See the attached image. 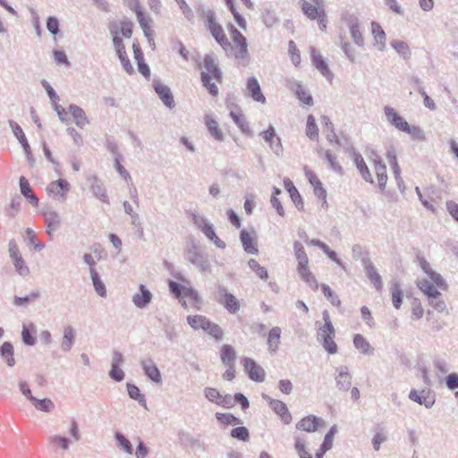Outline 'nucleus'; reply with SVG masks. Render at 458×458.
<instances>
[{
	"mask_svg": "<svg viewBox=\"0 0 458 458\" xmlns=\"http://www.w3.org/2000/svg\"><path fill=\"white\" fill-rule=\"evenodd\" d=\"M203 67L207 72H201L200 80L203 87H205L208 93L212 96L218 95V88L211 81L212 78L215 79L218 83L223 81V73L220 70L217 63L216 62L213 54H207L203 58Z\"/></svg>",
	"mask_w": 458,
	"mask_h": 458,
	"instance_id": "1",
	"label": "nucleus"
},
{
	"mask_svg": "<svg viewBox=\"0 0 458 458\" xmlns=\"http://www.w3.org/2000/svg\"><path fill=\"white\" fill-rule=\"evenodd\" d=\"M184 256L186 260L201 273H211L208 255L194 239H191L187 242Z\"/></svg>",
	"mask_w": 458,
	"mask_h": 458,
	"instance_id": "2",
	"label": "nucleus"
},
{
	"mask_svg": "<svg viewBox=\"0 0 458 458\" xmlns=\"http://www.w3.org/2000/svg\"><path fill=\"white\" fill-rule=\"evenodd\" d=\"M322 318L324 325L318 328V340L329 354H335L337 352L338 348L334 341L335 329L331 322L329 312L324 310L322 312Z\"/></svg>",
	"mask_w": 458,
	"mask_h": 458,
	"instance_id": "3",
	"label": "nucleus"
},
{
	"mask_svg": "<svg viewBox=\"0 0 458 458\" xmlns=\"http://www.w3.org/2000/svg\"><path fill=\"white\" fill-rule=\"evenodd\" d=\"M293 250L295 258L298 261L297 270L301 278L310 286L314 285L315 289H317L318 287V284L314 275L309 270V258L304 250V247L300 242L295 241L293 242Z\"/></svg>",
	"mask_w": 458,
	"mask_h": 458,
	"instance_id": "4",
	"label": "nucleus"
},
{
	"mask_svg": "<svg viewBox=\"0 0 458 458\" xmlns=\"http://www.w3.org/2000/svg\"><path fill=\"white\" fill-rule=\"evenodd\" d=\"M187 322L193 329H201L217 341L223 338L224 333L222 328L217 324L212 322L205 316H188Z\"/></svg>",
	"mask_w": 458,
	"mask_h": 458,
	"instance_id": "5",
	"label": "nucleus"
},
{
	"mask_svg": "<svg viewBox=\"0 0 458 458\" xmlns=\"http://www.w3.org/2000/svg\"><path fill=\"white\" fill-rule=\"evenodd\" d=\"M215 300L222 305L228 313L236 314L241 309L240 301L225 286L217 284L214 293Z\"/></svg>",
	"mask_w": 458,
	"mask_h": 458,
	"instance_id": "6",
	"label": "nucleus"
},
{
	"mask_svg": "<svg viewBox=\"0 0 458 458\" xmlns=\"http://www.w3.org/2000/svg\"><path fill=\"white\" fill-rule=\"evenodd\" d=\"M208 26L213 38L225 51L232 48V45L225 35L222 26L216 22V16L214 12L208 13Z\"/></svg>",
	"mask_w": 458,
	"mask_h": 458,
	"instance_id": "7",
	"label": "nucleus"
},
{
	"mask_svg": "<svg viewBox=\"0 0 458 458\" xmlns=\"http://www.w3.org/2000/svg\"><path fill=\"white\" fill-rule=\"evenodd\" d=\"M8 251L16 272L21 276H27L30 274V268L21 257L15 240L12 239L9 241Z\"/></svg>",
	"mask_w": 458,
	"mask_h": 458,
	"instance_id": "8",
	"label": "nucleus"
},
{
	"mask_svg": "<svg viewBox=\"0 0 458 458\" xmlns=\"http://www.w3.org/2000/svg\"><path fill=\"white\" fill-rule=\"evenodd\" d=\"M71 190L70 183L65 179H58L51 182L47 187V191L48 195H53L55 200L64 202L67 199V194Z\"/></svg>",
	"mask_w": 458,
	"mask_h": 458,
	"instance_id": "9",
	"label": "nucleus"
},
{
	"mask_svg": "<svg viewBox=\"0 0 458 458\" xmlns=\"http://www.w3.org/2000/svg\"><path fill=\"white\" fill-rule=\"evenodd\" d=\"M42 215L46 225V232L49 238L52 239L54 233H55L61 226V216L56 210L49 208L44 209L42 211Z\"/></svg>",
	"mask_w": 458,
	"mask_h": 458,
	"instance_id": "10",
	"label": "nucleus"
},
{
	"mask_svg": "<svg viewBox=\"0 0 458 458\" xmlns=\"http://www.w3.org/2000/svg\"><path fill=\"white\" fill-rule=\"evenodd\" d=\"M242 363L250 379L255 382H263L265 380L266 372L264 369L253 359L245 357L242 359Z\"/></svg>",
	"mask_w": 458,
	"mask_h": 458,
	"instance_id": "11",
	"label": "nucleus"
},
{
	"mask_svg": "<svg viewBox=\"0 0 458 458\" xmlns=\"http://www.w3.org/2000/svg\"><path fill=\"white\" fill-rule=\"evenodd\" d=\"M8 123L13 131V133L14 134L18 141L21 143L24 150V153L27 157V159L30 163V165L32 166L34 165L35 160L32 157L31 148L25 136V133L23 132L21 127L13 120H9Z\"/></svg>",
	"mask_w": 458,
	"mask_h": 458,
	"instance_id": "12",
	"label": "nucleus"
},
{
	"mask_svg": "<svg viewBox=\"0 0 458 458\" xmlns=\"http://www.w3.org/2000/svg\"><path fill=\"white\" fill-rule=\"evenodd\" d=\"M301 0L300 4L303 13L310 20H316L319 15L324 14V0Z\"/></svg>",
	"mask_w": 458,
	"mask_h": 458,
	"instance_id": "13",
	"label": "nucleus"
},
{
	"mask_svg": "<svg viewBox=\"0 0 458 458\" xmlns=\"http://www.w3.org/2000/svg\"><path fill=\"white\" fill-rule=\"evenodd\" d=\"M153 88L158 98L166 107L173 109L175 106L174 96L168 86L163 84L160 81H154Z\"/></svg>",
	"mask_w": 458,
	"mask_h": 458,
	"instance_id": "14",
	"label": "nucleus"
},
{
	"mask_svg": "<svg viewBox=\"0 0 458 458\" xmlns=\"http://www.w3.org/2000/svg\"><path fill=\"white\" fill-rule=\"evenodd\" d=\"M343 19L344 20V21L347 23V25L349 27L351 37H352L353 42L358 47H363L364 40L362 38V34L360 30L358 18L353 14H345Z\"/></svg>",
	"mask_w": 458,
	"mask_h": 458,
	"instance_id": "15",
	"label": "nucleus"
},
{
	"mask_svg": "<svg viewBox=\"0 0 458 458\" xmlns=\"http://www.w3.org/2000/svg\"><path fill=\"white\" fill-rule=\"evenodd\" d=\"M140 367L145 374L151 381L157 385L162 384L161 372L150 358L140 360Z\"/></svg>",
	"mask_w": 458,
	"mask_h": 458,
	"instance_id": "16",
	"label": "nucleus"
},
{
	"mask_svg": "<svg viewBox=\"0 0 458 458\" xmlns=\"http://www.w3.org/2000/svg\"><path fill=\"white\" fill-rule=\"evenodd\" d=\"M288 88L293 90L297 98L308 106L313 105V98L309 91L303 87V85L295 80L288 81Z\"/></svg>",
	"mask_w": 458,
	"mask_h": 458,
	"instance_id": "17",
	"label": "nucleus"
},
{
	"mask_svg": "<svg viewBox=\"0 0 458 458\" xmlns=\"http://www.w3.org/2000/svg\"><path fill=\"white\" fill-rule=\"evenodd\" d=\"M384 113L388 123L399 131H408L409 123L391 106H385Z\"/></svg>",
	"mask_w": 458,
	"mask_h": 458,
	"instance_id": "18",
	"label": "nucleus"
},
{
	"mask_svg": "<svg viewBox=\"0 0 458 458\" xmlns=\"http://www.w3.org/2000/svg\"><path fill=\"white\" fill-rule=\"evenodd\" d=\"M21 194L27 199V201L34 208H37L39 204V199L33 192L32 188L29 182V180L21 176L19 180Z\"/></svg>",
	"mask_w": 458,
	"mask_h": 458,
	"instance_id": "19",
	"label": "nucleus"
},
{
	"mask_svg": "<svg viewBox=\"0 0 458 458\" xmlns=\"http://www.w3.org/2000/svg\"><path fill=\"white\" fill-rule=\"evenodd\" d=\"M335 376L336 386L341 391H348L352 385V376L346 366H341L336 369Z\"/></svg>",
	"mask_w": 458,
	"mask_h": 458,
	"instance_id": "20",
	"label": "nucleus"
},
{
	"mask_svg": "<svg viewBox=\"0 0 458 458\" xmlns=\"http://www.w3.org/2000/svg\"><path fill=\"white\" fill-rule=\"evenodd\" d=\"M151 300L152 293L150 291L144 284H140L139 292L132 296L133 304L139 309H144L150 303Z\"/></svg>",
	"mask_w": 458,
	"mask_h": 458,
	"instance_id": "21",
	"label": "nucleus"
},
{
	"mask_svg": "<svg viewBox=\"0 0 458 458\" xmlns=\"http://www.w3.org/2000/svg\"><path fill=\"white\" fill-rule=\"evenodd\" d=\"M310 54L313 65L321 72L323 76L331 80L333 78V73L329 70L328 65L324 60L323 56L314 47L311 48Z\"/></svg>",
	"mask_w": 458,
	"mask_h": 458,
	"instance_id": "22",
	"label": "nucleus"
},
{
	"mask_svg": "<svg viewBox=\"0 0 458 458\" xmlns=\"http://www.w3.org/2000/svg\"><path fill=\"white\" fill-rule=\"evenodd\" d=\"M248 96L254 101L265 104L266 98L261 91L260 85L255 77H250L247 81Z\"/></svg>",
	"mask_w": 458,
	"mask_h": 458,
	"instance_id": "23",
	"label": "nucleus"
},
{
	"mask_svg": "<svg viewBox=\"0 0 458 458\" xmlns=\"http://www.w3.org/2000/svg\"><path fill=\"white\" fill-rule=\"evenodd\" d=\"M69 114H72L74 123L81 129H83L89 123V120L85 111L75 104H71L68 107Z\"/></svg>",
	"mask_w": 458,
	"mask_h": 458,
	"instance_id": "24",
	"label": "nucleus"
},
{
	"mask_svg": "<svg viewBox=\"0 0 458 458\" xmlns=\"http://www.w3.org/2000/svg\"><path fill=\"white\" fill-rule=\"evenodd\" d=\"M323 424V420L316 416L310 415L302 420H301L296 424V428L300 430H304L307 432H314L316 431L321 425Z\"/></svg>",
	"mask_w": 458,
	"mask_h": 458,
	"instance_id": "25",
	"label": "nucleus"
},
{
	"mask_svg": "<svg viewBox=\"0 0 458 458\" xmlns=\"http://www.w3.org/2000/svg\"><path fill=\"white\" fill-rule=\"evenodd\" d=\"M351 149L352 152L353 160L355 162L356 167L359 170L361 177L366 182L373 183L374 181H373L372 175H371L369 169L368 168L362 156L359 152H356V150L352 147L351 148Z\"/></svg>",
	"mask_w": 458,
	"mask_h": 458,
	"instance_id": "26",
	"label": "nucleus"
},
{
	"mask_svg": "<svg viewBox=\"0 0 458 458\" xmlns=\"http://www.w3.org/2000/svg\"><path fill=\"white\" fill-rule=\"evenodd\" d=\"M284 185L295 207L298 210L302 211L304 209V202L293 182L289 178H284Z\"/></svg>",
	"mask_w": 458,
	"mask_h": 458,
	"instance_id": "27",
	"label": "nucleus"
},
{
	"mask_svg": "<svg viewBox=\"0 0 458 458\" xmlns=\"http://www.w3.org/2000/svg\"><path fill=\"white\" fill-rule=\"evenodd\" d=\"M282 330L279 327H274L270 329L267 335V350L271 354L276 353L280 345Z\"/></svg>",
	"mask_w": 458,
	"mask_h": 458,
	"instance_id": "28",
	"label": "nucleus"
},
{
	"mask_svg": "<svg viewBox=\"0 0 458 458\" xmlns=\"http://www.w3.org/2000/svg\"><path fill=\"white\" fill-rule=\"evenodd\" d=\"M0 358L7 367L13 368L16 364L13 345L10 342H4L0 346Z\"/></svg>",
	"mask_w": 458,
	"mask_h": 458,
	"instance_id": "29",
	"label": "nucleus"
},
{
	"mask_svg": "<svg viewBox=\"0 0 458 458\" xmlns=\"http://www.w3.org/2000/svg\"><path fill=\"white\" fill-rule=\"evenodd\" d=\"M89 181L90 183V190L95 197L99 199L104 203H108V196L106 194V190L103 186V184L100 182L97 176H92Z\"/></svg>",
	"mask_w": 458,
	"mask_h": 458,
	"instance_id": "30",
	"label": "nucleus"
},
{
	"mask_svg": "<svg viewBox=\"0 0 458 458\" xmlns=\"http://www.w3.org/2000/svg\"><path fill=\"white\" fill-rule=\"evenodd\" d=\"M205 123L208 127L209 134L217 141L224 140V133L218 126V123L211 116L207 114L205 116Z\"/></svg>",
	"mask_w": 458,
	"mask_h": 458,
	"instance_id": "31",
	"label": "nucleus"
},
{
	"mask_svg": "<svg viewBox=\"0 0 458 458\" xmlns=\"http://www.w3.org/2000/svg\"><path fill=\"white\" fill-rule=\"evenodd\" d=\"M417 287L424 293V295L428 297H437L438 293H440L439 289L436 286V284H432L428 279H419L416 282Z\"/></svg>",
	"mask_w": 458,
	"mask_h": 458,
	"instance_id": "32",
	"label": "nucleus"
},
{
	"mask_svg": "<svg viewBox=\"0 0 458 458\" xmlns=\"http://www.w3.org/2000/svg\"><path fill=\"white\" fill-rule=\"evenodd\" d=\"M240 240L242 244L243 250L249 254H257L259 252L257 244L253 242V239L250 233L242 230L240 233Z\"/></svg>",
	"mask_w": 458,
	"mask_h": 458,
	"instance_id": "33",
	"label": "nucleus"
},
{
	"mask_svg": "<svg viewBox=\"0 0 458 458\" xmlns=\"http://www.w3.org/2000/svg\"><path fill=\"white\" fill-rule=\"evenodd\" d=\"M353 344L361 353L366 355H372L374 348L371 347L369 341L361 335L356 334L353 337Z\"/></svg>",
	"mask_w": 458,
	"mask_h": 458,
	"instance_id": "34",
	"label": "nucleus"
},
{
	"mask_svg": "<svg viewBox=\"0 0 458 458\" xmlns=\"http://www.w3.org/2000/svg\"><path fill=\"white\" fill-rule=\"evenodd\" d=\"M75 341V332L72 327L68 326L64 329V335L61 343V349L64 352H69Z\"/></svg>",
	"mask_w": 458,
	"mask_h": 458,
	"instance_id": "35",
	"label": "nucleus"
},
{
	"mask_svg": "<svg viewBox=\"0 0 458 458\" xmlns=\"http://www.w3.org/2000/svg\"><path fill=\"white\" fill-rule=\"evenodd\" d=\"M371 27L372 34L374 36V39L377 42V48L378 50L383 51L386 47V33L381 28V26L376 21H373L371 23Z\"/></svg>",
	"mask_w": 458,
	"mask_h": 458,
	"instance_id": "36",
	"label": "nucleus"
},
{
	"mask_svg": "<svg viewBox=\"0 0 458 458\" xmlns=\"http://www.w3.org/2000/svg\"><path fill=\"white\" fill-rule=\"evenodd\" d=\"M114 439L116 442V445L120 450L123 451L127 454H132V445L122 432H115Z\"/></svg>",
	"mask_w": 458,
	"mask_h": 458,
	"instance_id": "37",
	"label": "nucleus"
},
{
	"mask_svg": "<svg viewBox=\"0 0 458 458\" xmlns=\"http://www.w3.org/2000/svg\"><path fill=\"white\" fill-rule=\"evenodd\" d=\"M126 387L130 398L137 401L140 403V405L143 406L144 408H147L145 395L140 393V388L136 385L131 383H127Z\"/></svg>",
	"mask_w": 458,
	"mask_h": 458,
	"instance_id": "38",
	"label": "nucleus"
},
{
	"mask_svg": "<svg viewBox=\"0 0 458 458\" xmlns=\"http://www.w3.org/2000/svg\"><path fill=\"white\" fill-rule=\"evenodd\" d=\"M90 277L96 293L100 297L106 296V289L105 284L102 282L100 276L97 269H90Z\"/></svg>",
	"mask_w": 458,
	"mask_h": 458,
	"instance_id": "39",
	"label": "nucleus"
},
{
	"mask_svg": "<svg viewBox=\"0 0 458 458\" xmlns=\"http://www.w3.org/2000/svg\"><path fill=\"white\" fill-rule=\"evenodd\" d=\"M220 358L225 366L233 365L236 359L234 349L229 344H224L221 348Z\"/></svg>",
	"mask_w": 458,
	"mask_h": 458,
	"instance_id": "40",
	"label": "nucleus"
},
{
	"mask_svg": "<svg viewBox=\"0 0 458 458\" xmlns=\"http://www.w3.org/2000/svg\"><path fill=\"white\" fill-rule=\"evenodd\" d=\"M390 291L392 295L393 306L395 309H400L403 303V293L399 283L396 281L393 282L390 287Z\"/></svg>",
	"mask_w": 458,
	"mask_h": 458,
	"instance_id": "41",
	"label": "nucleus"
},
{
	"mask_svg": "<svg viewBox=\"0 0 458 458\" xmlns=\"http://www.w3.org/2000/svg\"><path fill=\"white\" fill-rule=\"evenodd\" d=\"M36 332L35 326L30 324V327L23 325L21 331V340L27 346H33L36 344L34 334Z\"/></svg>",
	"mask_w": 458,
	"mask_h": 458,
	"instance_id": "42",
	"label": "nucleus"
},
{
	"mask_svg": "<svg viewBox=\"0 0 458 458\" xmlns=\"http://www.w3.org/2000/svg\"><path fill=\"white\" fill-rule=\"evenodd\" d=\"M39 297L40 293L38 291H32L29 295L24 297L14 296L13 303L18 307L27 308L29 303Z\"/></svg>",
	"mask_w": 458,
	"mask_h": 458,
	"instance_id": "43",
	"label": "nucleus"
},
{
	"mask_svg": "<svg viewBox=\"0 0 458 458\" xmlns=\"http://www.w3.org/2000/svg\"><path fill=\"white\" fill-rule=\"evenodd\" d=\"M31 403L37 410L44 412H50L54 411L55 407L53 401L49 398L38 399L35 397Z\"/></svg>",
	"mask_w": 458,
	"mask_h": 458,
	"instance_id": "44",
	"label": "nucleus"
},
{
	"mask_svg": "<svg viewBox=\"0 0 458 458\" xmlns=\"http://www.w3.org/2000/svg\"><path fill=\"white\" fill-rule=\"evenodd\" d=\"M262 398L264 400H266L268 404H269V407L279 416L281 413H284L286 411V410L288 409L286 404L280 401V400H276V399H273L271 398L270 396H268L267 394H262Z\"/></svg>",
	"mask_w": 458,
	"mask_h": 458,
	"instance_id": "45",
	"label": "nucleus"
},
{
	"mask_svg": "<svg viewBox=\"0 0 458 458\" xmlns=\"http://www.w3.org/2000/svg\"><path fill=\"white\" fill-rule=\"evenodd\" d=\"M391 47L404 59L408 60L411 57V52L408 44L404 41L393 40Z\"/></svg>",
	"mask_w": 458,
	"mask_h": 458,
	"instance_id": "46",
	"label": "nucleus"
},
{
	"mask_svg": "<svg viewBox=\"0 0 458 458\" xmlns=\"http://www.w3.org/2000/svg\"><path fill=\"white\" fill-rule=\"evenodd\" d=\"M409 398L420 405H424L426 408H431L434 405V401L429 397H424L415 389L410 391Z\"/></svg>",
	"mask_w": 458,
	"mask_h": 458,
	"instance_id": "47",
	"label": "nucleus"
},
{
	"mask_svg": "<svg viewBox=\"0 0 458 458\" xmlns=\"http://www.w3.org/2000/svg\"><path fill=\"white\" fill-rule=\"evenodd\" d=\"M324 157L327 161L330 169H332L337 174H344V169L342 165L337 162L336 157L330 150H326Z\"/></svg>",
	"mask_w": 458,
	"mask_h": 458,
	"instance_id": "48",
	"label": "nucleus"
},
{
	"mask_svg": "<svg viewBox=\"0 0 458 458\" xmlns=\"http://www.w3.org/2000/svg\"><path fill=\"white\" fill-rule=\"evenodd\" d=\"M321 291L325 297L331 302L333 306L338 307L341 309V301L332 289L326 284H320Z\"/></svg>",
	"mask_w": 458,
	"mask_h": 458,
	"instance_id": "49",
	"label": "nucleus"
},
{
	"mask_svg": "<svg viewBox=\"0 0 458 458\" xmlns=\"http://www.w3.org/2000/svg\"><path fill=\"white\" fill-rule=\"evenodd\" d=\"M216 420L224 425H240L242 423V420L231 413H216Z\"/></svg>",
	"mask_w": 458,
	"mask_h": 458,
	"instance_id": "50",
	"label": "nucleus"
},
{
	"mask_svg": "<svg viewBox=\"0 0 458 458\" xmlns=\"http://www.w3.org/2000/svg\"><path fill=\"white\" fill-rule=\"evenodd\" d=\"M306 135L310 140H317L318 138V128L312 114H310L307 118Z\"/></svg>",
	"mask_w": 458,
	"mask_h": 458,
	"instance_id": "51",
	"label": "nucleus"
},
{
	"mask_svg": "<svg viewBox=\"0 0 458 458\" xmlns=\"http://www.w3.org/2000/svg\"><path fill=\"white\" fill-rule=\"evenodd\" d=\"M133 9L135 11L137 20L142 30L150 28V23L152 22V20L150 18L145 17L144 13L142 12L140 3L138 1L135 2Z\"/></svg>",
	"mask_w": 458,
	"mask_h": 458,
	"instance_id": "52",
	"label": "nucleus"
},
{
	"mask_svg": "<svg viewBox=\"0 0 458 458\" xmlns=\"http://www.w3.org/2000/svg\"><path fill=\"white\" fill-rule=\"evenodd\" d=\"M428 304L437 312H444L446 309L445 301L443 299V294L438 293L437 297H428Z\"/></svg>",
	"mask_w": 458,
	"mask_h": 458,
	"instance_id": "53",
	"label": "nucleus"
},
{
	"mask_svg": "<svg viewBox=\"0 0 458 458\" xmlns=\"http://www.w3.org/2000/svg\"><path fill=\"white\" fill-rule=\"evenodd\" d=\"M250 268L256 273V275L262 280H267L268 278V273L266 267L260 266L259 262L250 259L248 262Z\"/></svg>",
	"mask_w": 458,
	"mask_h": 458,
	"instance_id": "54",
	"label": "nucleus"
},
{
	"mask_svg": "<svg viewBox=\"0 0 458 458\" xmlns=\"http://www.w3.org/2000/svg\"><path fill=\"white\" fill-rule=\"evenodd\" d=\"M428 278L430 279V282L434 284H436V286L439 289V290H442V291H446L448 289V284L447 283L445 282V280L443 278V276L432 270L428 275Z\"/></svg>",
	"mask_w": 458,
	"mask_h": 458,
	"instance_id": "55",
	"label": "nucleus"
},
{
	"mask_svg": "<svg viewBox=\"0 0 458 458\" xmlns=\"http://www.w3.org/2000/svg\"><path fill=\"white\" fill-rule=\"evenodd\" d=\"M48 442L50 445H59L64 451H66L70 447V439L66 437L59 436V435H54L48 437Z\"/></svg>",
	"mask_w": 458,
	"mask_h": 458,
	"instance_id": "56",
	"label": "nucleus"
},
{
	"mask_svg": "<svg viewBox=\"0 0 458 458\" xmlns=\"http://www.w3.org/2000/svg\"><path fill=\"white\" fill-rule=\"evenodd\" d=\"M233 438L241 440V441H248L250 439V433L246 427L239 426L231 430L230 433Z\"/></svg>",
	"mask_w": 458,
	"mask_h": 458,
	"instance_id": "57",
	"label": "nucleus"
},
{
	"mask_svg": "<svg viewBox=\"0 0 458 458\" xmlns=\"http://www.w3.org/2000/svg\"><path fill=\"white\" fill-rule=\"evenodd\" d=\"M262 21L267 28H272L278 23L279 19L276 17L274 11L265 10L262 13Z\"/></svg>",
	"mask_w": 458,
	"mask_h": 458,
	"instance_id": "58",
	"label": "nucleus"
},
{
	"mask_svg": "<svg viewBox=\"0 0 458 458\" xmlns=\"http://www.w3.org/2000/svg\"><path fill=\"white\" fill-rule=\"evenodd\" d=\"M180 10L184 15L185 19L191 23H194V13L191 8L188 5L185 0H175Z\"/></svg>",
	"mask_w": 458,
	"mask_h": 458,
	"instance_id": "59",
	"label": "nucleus"
},
{
	"mask_svg": "<svg viewBox=\"0 0 458 458\" xmlns=\"http://www.w3.org/2000/svg\"><path fill=\"white\" fill-rule=\"evenodd\" d=\"M230 117L242 132H247L250 131V127L242 114H236L235 112L231 111Z\"/></svg>",
	"mask_w": 458,
	"mask_h": 458,
	"instance_id": "60",
	"label": "nucleus"
},
{
	"mask_svg": "<svg viewBox=\"0 0 458 458\" xmlns=\"http://www.w3.org/2000/svg\"><path fill=\"white\" fill-rule=\"evenodd\" d=\"M21 199L19 196L12 199L9 208L6 209V215L14 217L20 211Z\"/></svg>",
	"mask_w": 458,
	"mask_h": 458,
	"instance_id": "61",
	"label": "nucleus"
},
{
	"mask_svg": "<svg viewBox=\"0 0 458 458\" xmlns=\"http://www.w3.org/2000/svg\"><path fill=\"white\" fill-rule=\"evenodd\" d=\"M116 54L118 55V58L120 59L121 64H122L123 69L125 70V72L129 74H132L134 72V68L127 56L126 50L123 49V53L116 52Z\"/></svg>",
	"mask_w": 458,
	"mask_h": 458,
	"instance_id": "62",
	"label": "nucleus"
},
{
	"mask_svg": "<svg viewBox=\"0 0 458 458\" xmlns=\"http://www.w3.org/2000/svg\"><path fill=\"white\" fill-rule=\"evenodd\" d=\"M295 449L300 458H312V455L306 450L305 441L300 437L295 438Z\"/></svg>",
	"mask_w": 458,
	"mask_h": 458,
	"instance_id": "63",
	"label": "nucleus"
},
{
	"mask_svg": "<svg viewBox=\"0 0 458 458\" xmlns=\"http://www.w3.org/2000/svg\"><path fill=\"white\" fill-rule=\"evenodd\" d=\"M149 454V449L145 443L139 437L138 445L135 450V458H146Z\"/></svg>",
	"mask_w": 458,
	"mask_h": 458,
	"instance_id": "64",
	"label": "nucleus"
}]
</instances>
